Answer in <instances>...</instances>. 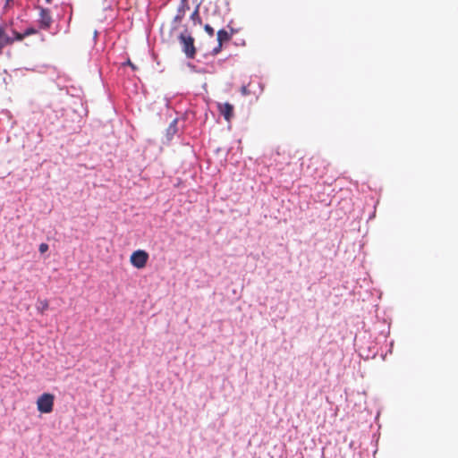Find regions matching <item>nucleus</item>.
<instances>
[{"mask_svg": "<svg viewBox=\"0 0 458 458\" xmlns=\"http://www.w3.org/2000/svg\"><path fill=\"white\" fill-rule=\"evenodd\" d=\"M178 39L185 55L190 59H193L196 55V47L194 46L193 37L183 32L179 35Z\"/></svg>", "mask_w": 458, "mask_h": 458, "instance_id": "1", "label": "nucleus"}, {"mask_svg": "<svg viewBox=\"0 0 458 458\" xmlns=\"http://www.w3.org/2000/svg\"><path fill=\"white\" fill-rule=\"evenodd\" d=\"M55 395L50 393H44L37 400L38 411L41 413H50L54 409Z\"/></svg>", "mask_w": 458, "mask_h": 458, "instance_id": "2", "label": "nucleus"}, {"mask_svg": "<svg viewBox=\"0 0 458 458\" xmlns=\"http://www.w3.org/2000/svg\"><path fill=\"white\" fill-rule=\"evenodd\" d=\"M148 253L143 250H138L131 253L130 257L131 264L138 268L141 269L146 267L148 260Z\"/></svg>", "mask_w": 458, "mask_h": 458, "instance_id": "3", "label": "nucleus"}, {"mask_svg": "<svg viewBox=\"0 0 458 458\" xmlns=\"http://www.w3.org/2000/svg\"><path fill=\"white\" fill-rule=\"evenodd\" d=\"M38 24L40 29L48 30L52 24V16L51 12L47 8H44L41 6L38 7Z\"/></svg>", "mask_w": 458, "mask_h": 458, "instance_id": "4", "label": "nucleus"}, {"mask_svg": "<svg viewBox=\"0 0 458 458\" xmlns=\"http://www.w3.org/2000/svg\"><path fill=\"white\" fill-rule=\"evenodd\" d=\"M190 10L188 0H180L179 5L176 10V14L174 17L173 23L174 29H176L184 18L186 12Z\"/></svg>", "mask_w": 458, "mask_h": 458, "instance_id": "5", "label": "nucleus"}, {"mask_svg": "<svg viewBox=\"0 0 458 458\" xmlns=\"http://www.w3.org/2000/svg\"><path fill=\"white\" fill-rule=\"evenodd\" d=\"M232 36H233V32L230 33L224 29L218 30V31L216 33V39L218 42V46L216 48H214V53L218 54L222 49L223 44L225 42L230 41L232 38Z\"/></svg>", "mask_w": 458, "mask_h": 458, "instance_id": "6", "label": "nucleus"}, {"mask_svg": "<svg viewBox=\"0 0 458 458\" xmlns=\"http://www.w3.org/2000/svg\"><path fill=\"white\" fill-rule=\"evenodd\" d=\"M217 107L220 114L229 122L233 116V106L229 103H218Z\"/></svg>", "mask_w": 458, "mask_h": 458, "instance_id": "7", "label": "nucleus"}, {"mask_svg": "<svg viewBox=\"0 0 458 458\" xmlns=\"http://www.w3.org/2000/svg\"><path fill=\"white\" fill-rule=\"evenodd\" d=\"M13 43V38L9 37L3 26L0 25V54L3 53L4 47Z\"/></svg>", "mask_w": 458, "mask_h": 458, "instance_id": "8", "label": "nucleus"}, {"mask_svg": "<svg viewBox=\"0 0 458 458\" xmlns=\"http://www.w3.org/2000/svg\"><path fill=\"white\" fill-rule=\"evenodd\" d=\"M191 19L194 24L200 25L202 23L201 18L199 16V5L195 8V10L191 14Z\"/></svg>", "mask_w": 458, "mask_h": 458, "instance_id": "9", "label": "nucleus"}, {"mask_svg": "<svg viewBox=\"0 0 458 458\" xmlns=\"http://www.w3.org/2000/svg\"><path fill=\"white\" fill-rule=\"evenodd\" d=\"M48 307L49 305L47 300H39L37 310L38 312L43 314L48 309Z\"/></svg>", "mask_w": 458, "mask_h": 458, "instance_id": "10", "label": "nucleus"}, {"mask_svg": "<svg viewBox=\"0 0 458 458\" xmlns=\"http://www.w3.org/2000/svg\"><path fill=\"white\" fill-rule=\"evenodd\" d=\"M176 124H177V120L174 119L169 125L168 129H167V131L169 134H174L176 133L177 131V127H176Z\"/></svg>", "mask_w": 458, "mask_h": 458, "instance_id": "11", "label": "nucleus"}, {"mask_svg": "<svg viewBox=\"0 0 458 458\" xmlns=\"http://www.w3.org/2000/svg\"><path fill=\"white\" fill-rule=\"evenodd\" d=\"M205 31L208 34L209 37H213L215 35V30L210 24H206L204 26Z\"/></svg>", "mask_w": 458, "mask_h": 458, "instance_id": "12", "label": "nucleus"}, {"mask_svg": "<svg viewBox=\"0 0 458 458\" xmlns=\"http://www.w3.org/2000/svg\"><path fill=\"white\" fill-rule=\"evenodd\" d=\"M38 33V30L34 28H28L27 30H24L23 32V36L28 37V36H30V35H34V34H37Z\"/></svg>", "mask_w": 458, "mask_h": 458, "instance_id": "13", "label": "nucleus"}, {"mask_svg": "<svg viewBox=\"0 0 458 458\" xmlns=\"http://www.w3.org/2000/svg\"><path fill=\"white\" fill-rule=\"evenodd\" d=\"M48 244L43 242L39 244L38 250L41 254H43L48 250Z\"/></svg>", "mask_w": 458, "mask_h": 458, "instance_id": "14", "label": "nucleus"}, {"mask_svg": "<svg viewBox=\"0 0 458 458\" xmlns=\"http://www.w3.org/2000/svg\"><path fill=\"white\" fill-rule=\"evenodd\" d=\"M25 38V36H23V32L22 33H20V32H14V38H13V41L14 40H17V41H21Z\"/></svg>", "mask_w": 458, "mask_h": 458, "instance_id": "15", "label": "nucleus"}, {"mask_svg": "<svg viewBox=\"0 0 458 458\" xmlns=\"http://www.w3.org/2000/svg\"><path fill=\"white\" fill-rule=\"evenodd\" d=\"M126 64L130 65L132 70H136V66L131 62V60H128Z\"/></svg>", "mask_w": 458, "mask_h": 458, "instance_id": "16", "label": "nucleus"}, {"mask_svg": "<svg viewBox=\"0 0 458 458\" xmlns=\"http://www.w3.org/2000/svg\"><path fill=\"white\" fill-rule=\"evenodd\" d=\"M242 89H243V93H244V94H246V89H247V88H246V87H243V88H242Z\"/></svg>", "mask_w": 458, "mask_h": 458, "instance_id": "17", "label": "nucleus"}, {"mask_svg": "<svg viewBox=\"0 0 458 458\" xmlns=\"http://www.w3.org/2000/svg\"><path fill=\"white\" fill-rule=\"evenodd\" d=\"M13 0H6V4H9Z\"/></svg>", "mask_w": 458, "mask_h": 458, "instance_id": "18", "label": "nucleus"}, {"mask_svg": "<svg viewBox=\"0 0 458 458\" xmlns=\"http://www.w3.org/2000/svg\"><path fill=\"white\" fill-rule=\"evenodd\" d=\"M46 1H47V3H50V2H51V0H46Z\"/></svg>", "mask_w": 458, "mask_h": 458, "instance_id": "19", "label": "nucleus"}]
</instances>
